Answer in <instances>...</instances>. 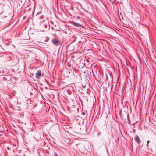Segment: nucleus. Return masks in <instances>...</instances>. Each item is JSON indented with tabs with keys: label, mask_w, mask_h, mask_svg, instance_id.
<instances>
[{
	"label": "nucleus",
	"mask_w": 156,
	"mask_h": 156,
	"mask_svg": "<svg viewBox=\"0 0 156 156\" xmlns=\"http://www.w3.org/2000/svg\"><path fill=\"white\" fill-rule=\"evenodd\" d=\"M135 123H133V125H135Z\"/></svg>",
	"instance_id": "nucleus-12"
},
{
	"label": "nucleus",
	"mask_w": 156,
	"mask_h": 156,
	"mask_svg": "<svg viewBox=\"0 0 156 156\" xmlns=\"http://www.w3.org/2000/svg\"><path fill=\"white\" fill-rule=\"evenodd\" d=\"M42 16H41V18H42Z\"/></svg>",
	"instance_id": "nucleus-14"
},
{
	"label": "nucleus",
	"mask_w": 156,
	"mask_h": 156,
	"mask_svg": "<svg viewBox=\"0 0 156 156\" xmlns=\"http://www.w3.org/2000/svg\"><path fill=\"white\" fill-rule=\"evenodd\" d=\"M71 24L73 26H76L78 27H82L84 29H85V28L84 26L82 25L79 23H78L73 21H72L71 22Z\"/></svg>",
	"instance_id": "nucleus-2"
},
{
	"label": "nucleus",
	"mask_w": 156,
	"mask_h": 156,
	"mask_svg": "<svg viewBox=\"0 0 156 156\" xmlns=\"http://www.w3.org/2000/svg\"><path fill=\"white\" fill-rule=\"evenodd\" d=\"M86 131H87V127L86 128Z\"/></svg>",
	"instance_id": "nucleus-11"
},
{
	"label": "nucleus",
	"mask_w": 156,
	"mask_h": 156,
	"mask_svg": "<svg viewBox=\"0 0 156 156\" xmlns=\"http://www.w3.org/2000/svg\"><path fill=\"white\" fill-rule=\"evenodd\" d=\"M7 149H8V150H9L10 149V148L9 147H7Z\"/></svg>",
	"instance_id": "nucleus-9"
},
{
	"label": "nucleus",
	"mask_w": 156,
	"mask_h": 156,
	"mask_svg": "<svg viewBox=\"0 0 156 156\" xmlns=\"http://www.w3.org/2000/svg\"><path fill=\"white\" fill-rule=\"evenodd\" d=\"M134 139L137 142V143L139 144L140 143V140L139 136L137 135H136L135 136Z\"/></svg>",
	"instance_id": "nucleus-3"
},
{
	"label": "nucleus",
	"mask_w": 156,
	"mask_h": 156,
	"mask_svg": "<svg viewBox=\"0 0 156 156\" xmlns=\"http://www.w3.org/2000/svg\"><path fill=\"white\" fill-rule=\"evenodd\" d=\"M150 141L149 140H148L147 141V146H148V144H149V143Z\"/></svg>",
	"instance_id": "nucleus-8"
},
{
	"label": "nucleus",
	"mask_w": 156,
	"mask_h": 156,
	"mask_svg": "<svg viewBox=\"0 0 156 156\" xmlns=\"http://www.w3.org/2000/svg\"><path fill=\"white\" fill-rule=\"evenodd\" d=\"M41 74V73L40 70H38V72L36 73V78L37 79H39Z\"/></svg>",
	"instance_id": "nucleus-4"
},
{
	"label": "nucleus",
	"mask_w": 156,
	"mask_h": 156,
	"mask_svg": "<svg viewBox=\"0 0 156 156\" xmlns=\"http://www.w3.org/2000/svg\"><path fill=\"white\" fill-rule=\"evenodd\" d=\"M112 136L113 137V135L112 134Z\"/></svg>",
	"instance_id": "nucleus-16"
},
{
	"label": "nucleus",
	"mask_w": 156,
	"mask_h": 156,
	"mask_svg": "<svg viewBox=\"0 0 156 156\" xmlns=\"http://www.w3.org/2000/svg\"><path fill=\"white\" fill-rule=\"evenodd\" d=\"M20 109L19 108H18V109H17L18 110H20Z\"/></svg>",
	"instance_id": "nucleus-15"
},
{
	"label": "nucleus",
	"mask_w": 156,
	"mask_h": 156,
	"mask_svg": "<svg viewBox=\"0 0 156 156\" xmlns=\"http://www.w3.org/2000/svg\"><path fill=\"white\" fill-rule=\"evenodd\" d=\"M129 119V116L128 114H127V120H128Z\"/></svg>",
	"instance_id": "nucleus-5"
},
{
	"label": "nucleus",
	"mask_w": 156,
	"mask_h": 156,
	"mask_svg": "<svg viewBox=\"0 0 156 156\" xmlns=\"http://www.w3.org/2000/svg\"><path fill=\"white\" fill-rule=\"evenodd\" d=\"M69 35H70V34H71L70 33H69V34H68Z\"/></svg>",
	"instance_id": "nucleus-13"
},
{
	"label": "nucleus",
	"mask_w": 156,
	"mask_h": 156,
	"mask_svg": "<svg viewBox=\"0 0 156 156\" xmlns=\"http://www.w3.org/2000/svg\"><path fill=\"white\" fill-rule=\"evenodd\" d=\"M51 42L56 46H59L61 44L60 41L56 38H54L52 39Z\"/></svg>",
	"instance_id": "nucleus-1"
},
{
	"label": "nucleus",
	"mask_w": 156,
	"mask_h": 156,
	"mask_svg": "<svg viewBox=\"0 0 156 156\" xmlns=\"http://www.w3.org/2000/svg\"><path fill=\"white\" fill-rule=\"evenodd\" d=\"M54 156H58V155L55 152Z\"/></svg>",
	"instance_id": "nucleus-7"
},
{
	"label": "nucleus",
	"mask_w": 156,
	"mask_h": 156,
	"mask_svg": "<svg viewBox=\"0 0 156 156\" xmlns=\"http://www.w3.org/2000/svg\"><path fill=\"white\" fill-rule=\"evenodd\" d=\"M128 121V123L129 124H131V122L130 121V120L129 119L128 120H127Z\"/></svg>",
	"instance_id": "nucleus-6"
},
{
	"label": "nucleus",
	"mask_w": 156,
	"mask_h": 156,
	"mask_svg": "<svg viewBox=\"0 0 156 156\" xmlns=\"http://www.w3.org/2000/svg\"><path fill=\"white\" fill-rule=\"evenodd\" d=\"M74 37V35H73L72 36V37H73V38Z\"/></svg>",
	"instance_id": "nucleus-10"
}]
</instances>
